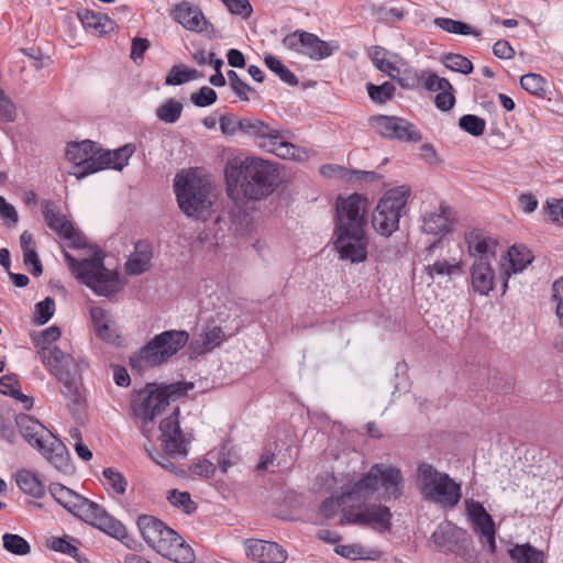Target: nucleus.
<instances>
[{
	"instance_id": "obj_1",
	"label": "nucleus",
	"mask_w": 563,
	"mask_h": 563,
	"mask_svg": "<svg viewBox=\"0 0 563 563\" xmlns=\"http://www.w3.org/2000/svg\"><path fill=\"white\" fill-rule=\"evenodd\" d=\"M405 492V477L399 467L376 463L371 468L343 485L342 501L344 519L342 525L368 526L377 532L389 531L391 528V511L378 504H367L377 498L390 501L399 499Z\"/></svg>"
},
{
	"instance_id": "obj_2",
	"label": "nucleus",
	"mask_w": 563,
	"mask_h": 563,
	"mask_svg": "<svg viewBox=\"0 0 563 563\" xmlns=\"http://www.w3.org/2000/svg\"><path fill=\"white\" fill-rule=\"evenodd\" d=\"M192 388L194 384L188 382L147 384L133 396L131 401L135 422L147 438L154 431V420L168 412L159 422V438L165 452L170 456L184 457L187 454L179 424L180 410L174 404Z\"/></svg>"
},
{
	"instance_id": "obj_3",
	"label": "nucleus",
	"mask_w": 563,
	"mask_h": 563,
	"mask_svg": "<svg viewBox=\"0 0 563 563\" xmlns=\"http://www.w3.org/2000/svg\"><path fill=\"white\" fill-rule=\"evenodd\" d=\"M225 180L231 197L257 200L269 195L279 181L275 164L263 158L233 157L225 165Z\"/></svg>"
},
{
	"instance_id": "obj_4",
	"label": "nucleus",
	"mask_w": 563,
	"mask_h": 563,
	"mask_svg": "<svg viewBox=\"0 0 563 563\" xmlns=\"http://www.w3.org/2000/svg\"><path fill=\"white\" fill-rule=\"evenodd\" d=\"M48 490L52 497L74 516L118 540L128 537L125 526L109 515L97 503L57 483L51 484Z\"/></svg>"
},
{
	"instance_id": "obj_5",
	"label": "nucleus",
	"mask_w": 563,
	"mask_h": 563,
	"mask_svg": "<svg viewBox=\"0 0 563 563\" xmlns=\"http://www.w3.org/2000/svg\"><path fill=\"white\" fill-rule=\"evenodd\" d=\"M136 525L146 544L162 556L175 563L195 561L191 547L161 519L151 515H141Z\"/></svg>"
},
{
	"instance_id": "obj_6",
	"label": "nucleus",
	"mask_w": 563,
	"mask_h": 563,
	"mask_svg": "<svg viewBox=\"0 0 563 563\" xmlns=\"http://www.w3.org/2000/svg\"><path fill=\"white\" fill-rule=\"evenodd\" d=\"M174 190L180 210L188 217H205L214 199L211 180L198 169L178 173L175 177Z\"/></svg>"
},
{
	"instance_id": "obj_7",
	"label": "nucleus",
	"mask_w": 563,
	"mask_h": 563,
	"mask_svg": "<svg viewBox=\"0 0 563 563\" xmlns=\"http://www.w3.org/2000/svg\"><path fill=\"white\" fill-rule=\"evenodd\" d=\"M15 422L23 439L54 467L63 472L70 468L66 445L38 420L27 415H19Z\"/></svg>"
},
{
	"instance_id": "obj_8",
	"label": "nucleus",
	"mask_w": 563,
	"mask_h": 563,
	"mask_svg": "<svg viewBox=\"0 0 563 563\" xmlns=\"http://www.w3.org/2000/svg\"><path fill=\"white\" fill-rule=\"evenodd\" d=\"M64 257L69 269L82 284L89 287L96 295L112 297L123 288V282L119 274L104 267L103 258L95 254L91 258L77 262L69 253Z\"/></svg>"
},
{
	"instance_id": "obj_9",
	"label": "nucleus",
	"mask_w": 563,
	"mask_h": 563,
	"mask_svg": "<svg viewBox=\"0 0 563 563\" xmlns=\"http://www.w3.org/2000/svg\"><path fill=\"white\" fill-rule=\"evenodd\" d=\"M416 483L423 500L441 507L453 508L462 498L460 484L431 464H419Z\"/></svg>"
},
{
	"instance_id": "obj_10",
	"label": "nucleus",
	"mask_w": 563,
	"mask_h": 563,
	"mask_svg": "<svg viewBox=\"0 0 563 563\" xmlns=\"http://www.w3.org/2000/svg\"><path fill=\"white\" fill-rule=\"evenodd\" d=\"M251 137L260 148L283 159L306 162L314 154L310 148L292 144L289 132L278 130L257 119Z\"/></svg>"
},
{
	"instance_id": "obj_11",
	"label": "nucleus",
	"mask_w": 563,
	"mask_h": 563,
	"mask_svg": "<svg viewBox=\"0 0 563 563\" xmlns=\"http://www.w3.org/2000/svg\"><path fill=\"white\" fill-rule=\"evenodd\" d=\"M410 187L406 185L387 190L379 199L373 212V228L383 236H389L399 228V220L405 213Z\"/></svg>"
},
{
	"instance_id": "obj_12",
	"label": "nucleus",
	"mask_w": 563,
	"mask_h": 563,
	"mask_svg": "<svg viewBox=\"0 0 563 563\" xmlns=\"http://www.w3.org/2000/svg\"><path fill=\"white\" fill-rule=\"evenodd\" d=\"M189 340L186 331H165L148 342L139 354L131 358L133 366L152 367L161 365L176 354Z\"/></svg>"
},
{
	"instance_id": "obj_13",
	"label": "nucleus",
	"mask_w": 563,
	"mask_h": 563,
	"mask_svg": "<svg viewBox=\"0 0 563 563\" xmlns=\"http://www.w3.org/2000/svg\"><path fill=\"white\" fill-rule=\"evenodd\" d=\"M367 207V199L363 195L351 194L347 197H339L335 203L334 231H365Z\"/></svg>"
},
{
	"instance_id": "obj_14",
	"label": "nucleus",
	"mask_w": 563,
	"mask_h": 563,
	"mask_svg": "<svg viewBox=\"0 0 563 563\" xmlns=\"http://www.w3.org/2000/svg\"><path fill=\"white\" fill-rule=\"evenodd\" d=\"M431 541L442 552H452L462 556L466 562L473 563L471 540L467 532L451 522H444L431 534Z\"/></svg>"
},
{
	"instance_id": "obj_15",
	"label": "nucleus",
	"mask_w": 563,
	"mask_h": 563,
	"mask_svg": "<svg viewBox=\"0 0 563 563\" xmlns=\"http://www.w3.org/2000/svg\"><path fill=\"white\" fill-rule=\"evenodd\" d=\"M99 153L100 146L89 140L68 143L65 150L66 158L77 168L70 172V174L81 179L90 174L100 172Z\"/></svg>"
},
{
	"instance_id": "obj_16",
	"label": "nucleus",
	"mask_w": 563,
	"mask_h": 563,
	"mask_svg": "<svg viewBox=\"0 0 563 563\" xmlns=\"http://www.w3.org/2000/svg\"><path fill=\"white\" fill-rule=\"evenodd\" d=\"M369 128L385 139L399 140L404 142H419L422 136L419 130L399 117L373 115L368 119Z\"/></svg>"
},
{
	"instance_id": "obj_17",
	"label": "nucleus",
	"mask_w": 563,
	"mask_h": 563,
	"mask_svg": "<svg viewBox=\"0 0 563 563\" xmlns=\"http://www.w3.org/2000/svg\"><path fill=\"white\" fill-rule=\"evenodd\" d=\"M283 45L311 59L320 60L329 57L338 45L320 40L317 35L305 31H296L283 40Z\"/></svg>"
},
{
	"instance_id": "obj_18",
	"label": "nucleus",
	"mask_w": 563,
	"mask_h": 563,
	"mask_svg": "<svg viewBox=\"0 0 563 563\" xmlns=\"http://www.w3.org/2000/svg\"><path fill=\"white\" fill-rule=\"evenodd\" d=\"M334 246L340 258L351 263H362L367 258L366 231H334Z\"/></svg>"
},
{
	"instance_id": "obj_19",
	"label": "nucleus",
	"mask_w": 563,
	"mask_h": 563,
	"mask_svg": "<svg viewBox=\"0 0 563 563\" xmlns=\"http://www.w3.org/2000/svg\"><path fill=\"white\" fill-rule=\"evenodd\" d=\"M43 216L47 225L55 231L60 239L66 240L71 247L86 246L85 236L74 228L73 223L63 214L59 208L52 201L43 202Z\"/></svg>"
},
{
	"instance_id": "obj_20",
	"label": "nucleus",
	"mask_w": 563,
	"mask_h": 563,
	"mask_svg": "<svg viewBox=\"0 0 563 563\" xmlns=\"http://www.w3.org/2000/svg\"><path fill=\"white\" fill-rule=\"evenodd\" d=\"M43 364L54 374L59 382L64 384L62 393L71 396L76 391V387L70 382L68 374L74 366L75 361L69 354L63 353L58 347L54 346L38 354Z\"/></svg>"
},
{
	"instance_id": "obj_21",
	"label": "nucleus",
	"mask_w": 563,
	"mask_h": 563,
	"mask_svg": "<svg viewBox=\"0 0 563 563\" xmlns=\"http://www.w3.org/2000/svg\"><path fill=\"white\" fill-rule=\"evenodd\" d=\"M445 246V243L437 242L428 249L426 258L428 264L424 266V271L431 278L452 276L462 268L457 257L444 254Z\"/></svg>"
},
{
	"instance_id": "obj_22",
	"label": "nucleus",
	"mask_w": 563,
	"mask_h": 563,
	"mask_svg": "<svg viewBox=\"0 0 563 563\" xmlns=\"http://www.w3.org/2000/svg\"><path fill=\"white\" fill-rule=\"evenodd\" d=\"M452 210L443 201L426 208L421 213V229L427 234H445L452 230Z\"/></svg>"
},
{
	"instance_id": "obj_23",
	"label": "nucleus",
	"mask_w": 563,
	"mask_h": 563,
	"mask_svg": "<svg viewBox=\"0 0 563 563\" xmlns=\"http://www.w3.org/2000/svg\"><path fill=\"white\" fill-rule=\"evenodd\" d=\"M467 251L474 261H495L498 241L483 229L473 228L465 232Z\"/></svg>"
},
{
	"instance_id": "obj_24",
	"label": "nucleus",
	"mask_w": 563,
	"mask_h": 563,
	"mask_svg": "<svg viewBox=\"0 0 563 563\" xmlns=\"http://www.w3.org/2000/svg\"><path fill=\"white\" fill-rule=\"evenodd\" d=\"M244 550L247 558L258 563H284L287 560V551L272 541L247 539Z\"/></svg>"
},
{
	"instance_id": "obj_25",
	"label": "nucleus",
	"mask_w": 563,
	"mask_h": 563,
	"mask_svg": "<svg viewBox=\"0 0 563 563\" xmlns=\"http://www.w3.org/2000/svg\"><path fill=\"white\" fill-rule=\"evenodd\" d=\"M467 515L475 525V530L478 531L486 540L489 551H496V529L494 520L490 515L485 510L482 504L474 500L466 501Z\"/></svg>"
},
{
	"instance_id": "obj_26",
	"label": "nucleus",
	"mask_w": 563,
	"mask_h": 563,
	"mask_svg": "<svg viewBox=\"0 0 563 563\" xmlns=\"http://www.w3.org/2000/svg\"><path fill=\"white\" fill-rule=\"evenodd\" d=\"M170 15L188 31L197 33L208 31L209 23L202 11L189 2L184 1L176 4L172 10Z\"/></svg>"
},
{
	"instance_id": "obj_27",
	"label": "nucleus",
	"mask_w": 563,
	"mask_h": 563,
	"mask_svg": "<svg viewBox=\"0 0 563 563\" xmlns=\"http://www.w3.org/2000/svg\"><path fill=\"white\" fill-rule=\"evenodd\" d=\"M493 262L474 261L470 268L472 288L481 296H486L494 289L496 274Z\"/></svg>"
},
{
	"instance_id": "obj_28",
	"label": "nucleus",
	"mask_w": 563,
	"mask_h": 563,
	"mask_svg": "<svg viewBox=\"0 0 563 563\" xmlns=\"http://www.w3.org/2000/svg\"><path fill=\"white\" fill-rule=\"evenodd\" d=\"M533 260V256L526 246L514 245L507 252L505 262L501 264L503 272L500 278L504 280V291L507 288V279L511 274L522 272Z\"/></svg>"
},
{
	"instance_id": "obj_29",
	"label": "nucleus",
	"mask_w": 563,
	"mask_h": 563,
	"mask_svg": "<svg viewBox=\"0 0 563 563\" xmlns=\"http://www.w3.org/2000/svg\"><path fill=\"white\" fill-rule=\"evenodd\" d=\"M152 246L146 241H139L134 245L133 252L130 254L125 269L130 275H140L151 268L152 265Z\"/></svg>"
},
{
	"instance_id": "obj_30",
	"label": "nucleus",
	"mask_w": 563,
	"mask_h": 563,
	"mask_svg": "<svg viewBox=\"0 0 563 563\" xmlns=\"http://www.w3.org/2000/svg\"><path fill=\"white\" fill-rule=\"evenodd\" d=\"M134 152L135 147L132 144L123 145L114 151L103 150L100 147V153L98 157L100 170L107 168L122 170L129 164V159Z\"/></svg>"
},
{
	"instance_id": "obj_31",
	"label": "nucleus",
	"mask_w": 563,
	"mask_h": 563,
	"mask_svg": "<svg viewBox=\"0 0 563 563\" xmlns=\"http://www.w3.org/2000/svg\"><path fill=\"white\" fill-rule=\"evenodd\" d=\"M225 339V335L219 327H208L205 331L191 342L195 352L203 354L219 346Z\"/></svg>"
},
{
	"instance_id": "obj_32",
	"label": "nucleus",
	"mask_w": 563,
	"mask_h": 563,
	"mask_svg": "<svg viewBox=\"0 0 563 563\" xmlns=\"http://www.w3.org/2000/svg\"><path fill=\"white\" fill-rule=\"evenodd\" d=\"M78 18L85 29L96 31L99 34L111 32L115 27V23L109 16L92 11H84L78 13Z\"/></svg>"
},
{
	"instance_id": "obj_33",
	"label": "nucleus",
	"mask_w": 563,
	"mask_h": 563,
	"mask_svg": "<svg viewBox=\"0 0 563 563\" xmlns=\"http://www.w3.org/2000/svg\"><path fill=\"white\" fill-rule=\"evenodd\" d=\"M16 484L25 494L42 498L45 495V486L40 477L27 470H22L16 474Z\"/></svg>"
},
{
	"instance_id": "obj_34",
	"label": "nucleus",
	"mask_w": 563,
	"mask_h": 563,
	"mask_svg": "<svg viewBox=\"0 0 563 563\" xmlns=\"http://www.w3.org/2000/svg\"><path fill=\"white\" fill-rule=\"evenodd\" d=\"M509 555L515 563H544L545 561V553L530 543L516 544L509 550Z\"/></svg>"
},
{
	"instance_id": "obj_35",
	"label": "nucleus",
	"mask_w": 563,
	"mask_h": 563,
	"mask_svg": "<svg viewBox=\"0 0 563 563\" xmlns=\"http://www.w3.org/2000/svg\"><path fill=\"white\" fill-rule=\"evenodd\" d=\"M256 119L252 118H233V117H221L219 120L221 132L225 135H234L238 132H242L251 136Z\"/></svg>"
},
{
	"instance_id": "obj_36",
	"label": "nucleus",
	"mask_w": 563,
	"mask_h": 563,
	"mask_svg": "<svg viewBox=\"0 0 563 563\" xmlns=\"http://www.w3.org/2000/svg\"><path fill=\"white\" fill-rule=\"evenodd\" d=\"M335 553L350 560H371L379 559L380 551L377 549H368L360 544L336 545Z\"/></svg>"
},
{
	"instance_id": "obj_37",
	"label": "nucleus",
	"mask_w": 563,
	"mask_h": 563,
	"mask_svg": "<svg viewBox=\"0 0 563 563\" xmlns=\"http://www.w3.org/2000/svg\"><path fill=\"white\" fill-rule=\"evenodd\" d=\"M183 103L176 99H167L161 103L156 110V118L166 124H174L179 120L183 113Z\"/></svg>"
},
{
	"instance_id": "obj_38",
	"label": "nucleus",
	"mask_w": 563,
	"mask_h": 563,
	"mask_svg": "<svg viewBox=\"0 0 563 563\" xmlns=\"http://www.w3.org/2000/svg\"><path fill=\"white\" fill-rule=\"evenodd\" d=\"M434 24L451 34H457V35H473L478 37L481 35V32L473 29L470 24L453 20L450 18H435Z\"/></svg>"
},
{
	"instance_id": "obj_39",
	"label": "nucleus",
	"mask_w": 563,
	"mask_h": 563,
	"mask_svg": "<svg viewBox=\"0 0 563 563\" xmlns=\"http://www.w3.org/2000/svg\"><path fill=\"white\" fill-rule=\"evenodd\" d=\"M420 75L421 70L412 68L404 59L400 64L399 73H397L394 80H396L401 88L412 90L420 86Z\"/></svg>"
},
{
	"instance_id": "obj_40",
	"label": "nucleus",
	"mask_w": 563,
	"mask_h": 563,
	"mask_svg": "<svg viewBox=\"0 0 563 563\" xmlns=\"http://www.w3.org/2000/svg\"><path fill=\"white\" fill-rule=\"evenodd\" d=\"M264 62L267 68L276 74L284 82L290 86L298 84L297 77L277 57L266 55Z\"/></svg>"
},
{
	"instance_id": "obj_41",
	"label": "nucleus",
	"mask_w": 563,
	"mask_h": 563,
	"mask_svg": "<svg viewBox=\"0 0 563 563\" xmlns=\"http://www.w3.org/2000/svg\"><path fill=\"white\" fill-rule=\"evenodd\" d=\"M420 86L431 92H437L441 89H452V85L448 79L438 76L430 69L421 70Z\"/></svg>"
},
{
	"instance_id": "obj_42",
	"label": "nucleus",
	"mask_w": 563,
	"mask_h": 563,
	"mask_svg": "<svg viewBox=\"0 0 563 563\" xmlns=\"http://www.w3.org/2000/svg\"><path fill=\"white\" fill-rule=\"evenodd\" d=\"M60 329L52 325L34 336L33 342L37 349V354L54 347V343L60 338Z\"/></svg>"
},
{
	"instance_id": "obj_43",
	"label": "nucleus",
	"mask_w": 563,
	"mask_h": 563,
	"mask_svg": "<svg viewBox=\"0 0 563 563\" xmlns=\"http://www.w3.org/2000/svg\"><path fill=\"white\" fill-rule=\"evenodd\" d=\"M104 483L108 489H112L115 494L122 495L126 490L128 481L122 473L113 467L103 470Z\"/></svg>"
},
{
	"instance_id": "obj_44",
	"label": "nucleus",
	"mask_w": 563,
	"mask_h": 563,
	"mask_svg": "<svg viewBox=\"0 0 563 563\" xmlns=\"http://www.w3.org/2000/svg\"><path fill=\"white\" fill-rule=\"evenodd\" d=\"M3 548L15 555H26L31 551L29 542L19 534L4 533L2 536Z\"/></svg>"
},
{
	"instance_id": "obj_45",
	"label": "nucleus",
	"mask_w": 563,
	"mask_h": 563,
	"mask_svg": "<svg viewBox=\"0 0 563 563\" xmlns=\"http://www.w3.org/2000/svg\"><path fill=\"white\" fill-rule=\"evenodd\" d=\"M520 85L527 92L543 97L545 93L547 80L539 74L530 73L520 78Z\"/></svg>"
},
{
	"instance_id": "obj_46",
	"label": "nucleus",
	"mask_w": 563,
	"mask_h": 563,
	"mask_svg": "<svg viewBox=\"0 0 563 563\" xmlns=\"http://www.w3.org/2000/svg\"><path fill=\"white\" fill-rule=\"evenodd\" d=\"M167 499L174 507L187 515L192 514L197 509L195 501H192L190 494L187 492L172 489L167 494Z\"/></svg>"
},
{
	"instance_id": "obj_47",
	"label": "nucleus",
	"mask_w": 563,
	"mask_h": 563,
	"mask_svg": "<svg viewBox=\"0 0 563 563\" xmlns=\"http://www.w3.org/2000/svg\"><path fill=\"white\" fill-rule=\"evenodd\" d=\"M366 90L368 92L369 98L379 104L386 103L390 100L395 93V87L390 82H384L380 86H376L374 84H367Z\"/></svg>"
},
{
	"instance_id": "obj_48",
	"label": "nucleus",
	"mask_w": 563,
	"mask_h": 563,
	"mask_svg": "<svg viewBox=\"0 0 563 563\" xmlns=\"http://www.w3.org/2000/svg\"><path fill=\"white\" fill-rule=\"evenodd\" d=\"M553 301L555 302V316L563 328V276L553 284ZM555 349L563 352V339L555 342Z\"/></svg>"
},
{
	"instance_id": "obj_49",
	"label": "nucleus",
	"mask_w": 563,
	"mask_h": 563,
	"mask_svg": "<svg viewBox=\"0 0 563 563\" xmlns=\"http://www.w3.org/2000/svg\"><path fill=\"white\" fill-rule=\"evenodd\" d=\"M443 64L446 68L464 75L471 74L473 71L472 62L460 54H449L444 56Z\"/></svg>"
},
{
	"instance_id": "obj_50",
	"label": "nucleus",
	"mask_w": 563,
	"mask_h": 563,
	"mask_svg": "<svg viewBox=\"0 0 563 563\" xmlns=\"http://www.w3.org/2000/svg\"><path fill=\"white\" fill-rule=\"evenodd\" d=\"M459 125L465 132L474 136H479L485 132L486 122L477 115L465 114L460 118Z\"/></svg>"
},
{
	"instance_id": "obj_51",
	"label": "nucleus",
	"mask_w": 563,
	"mask_h": 563,
	"mask_svg": "<svg viewBox=\"0 0 563 563\" xmlns=\"http://www.w3.org/2000/svg\"><path fill=\"white\" fill-rule=\"evenodd\" d=\"M54 312L55 301L51 297H46L44 300L36 303L33 320L36 324H45L54 316Z\"/></svg>"
},
{
	"instance_id": "obj_52",
	"label": "nucleus",
	"mask_w": 563,
	"mask_h": 563,
	"mask_svg": "<svg viewBox=\"0 0 563 563\" xmlns=\"http://www.w3.org/2000/svg\"><path fill=\"white\" fill-rule=\"evenodd\" d=\"M46 547L55 552L67 554L76 558L79 550L76 545L71 544L67 539L60 537H51L46 540Z\"/></svg>"
},
{
	"instance_id": "obj_53",
	"label": "nucleus",
	"mask_w": 563,
	"mask_h": 563,
	"mask_svg": "<svg viewBox=\"0 0 563 563\" xmlns=\"http://www.w3.org/2000/svg\"><path fill=\"white\" fill-rule=\"evenodd\" d=\"M228 78L232 90L244 101L251 99L250 93H254V90L246 85L234 70L228 71Z\"/></svg>"
},
{
	"instance_id": "obj_54",
	"label": "nucleus",
	"mask_w": 563,
	"mask_h": 563,
	"mask_svg": "<svg viewBox=\"0 0 563 563\" xmlns=\"http://www.w3.org/2000/svg\"><path fill=\"white\" fill-rule=\"evenodd\" d=\"M190 99L197 107L203 108L217 101V92L210 87H202L199 91L191 93Z\"/></svg>"
},
{
	"instance_id": "obj_55",
	"label": "nucleus",
	"mask_w": 563,
	"mask_h": 563,
	"mask_svg": "<svg viewBox=\"0 0 563 563\" xmlns=\"http://www.w3.org/2000/svg\"><path fill=\"white\" fill-rule=\"evenodd\" d=\"M342 497H343V490L341 492V494L339 496H332L323 503L322 511L325 517H328V518L333 517L340 509L342 512V518H341L340 522L344 519V507L346 505L342 501Z\"/></svg>"
},
{
	"instance_id": "obj_56",
	"label": "nucleus",
	"mask_w": 563,
	"mask_h": 563,
	"mask_svg": "<svg viewBox=\"0 0 563 563\" xmlns=\"http://www.w3.org/2000/svg\"><path fill=\"white\" fill-rule=\"evenodd\" d=\"M190 78V70L180 66H174L167 75L165 84L169 86H177L187 82Z\"/></svg>"
},
{
	"instance_id": "obj_57",
	"label": "nucleus",
	"mask_w": 563,
	"mask_h": 563,
	"mask_svg": "<svg viewBox=\"0 0 563 563\" xmlns=\"http://www.w3.org/2000/svg\"><path fill=\"white\" fill-rule=\"evenodd\" d=\"M96 334L103 341L118 344L119 343V334L118 329L114 321L111 319L107 323H102V327L96 332Z\"/></svg>"
},
{
	"instance_id": "obj_58",
	"label": "nucleus",
	"mask_w": 563,
	"mask_h": 563,
	"mask_svg": "<svg viewBox=\"0 0 563 563\" xmlns=\"http://www.w3.org/2000/svg\"><path fill=\"white\" fill-rule=\"evenodd\" d=\"M402 60L404 59L399 55L394 53L385 62H383L382 65H378L376 68L387 74L394 80L397 73H399V67Z\"/></svg>"
},
{
	"instance_id": "obj_59",
	"label": "nucleus",
	"mask_w": 563,
	"mask_h": 563,
	"mask_svg": "<svg viewBox=\"0 0 563 563\" xmlns=\"http://www.w3.org/2000/svg\"><path fill=\"white\" fill-rule=\"evenodd\" d=\"M437 108L441 111H449L455 103V97L452 89H441L434 98Z\"/></svg>"
},
{
	"instance_id": "obj_60",
	"label": "nucleus",
	"mask_w": 563,
	"mask_h": 563,
	"mask_svg": "<svg viewBox=\"0 0 563 563\" xmlns=\"http://www.w3.org/2000/svg\"><path fill=\"white\" fill-rule=\"evenodd\" d=\"M0 218L8 225H15L19 221V216L15 208L9 203L2 196H0Z\"/></svg>"
},
{
	"instance_id": "obj_61",
	"label": "nucleus",
	"mask_w": 563,
	"mask_h": 563,
	"mask_svg": "<svg viewBox=\"0 0 563 563\" xmlns=\"http://www.w3.org/2000/svg\"><path fill=\"white\" fill-rule=\"evenodd\" d=\"M228 10L233 14L249 16L252 12V7L249 0H221Z\"/></svg>"
},
{
	"instance_id": "obj_62",
	"label": "nucleus",
	"mask_w": 563,
	"mask_h": 563,
	"mask_svg": "<svg viewBox=\"0 0 563 563\" xmlns=\"http://www.w3.org/2000/svg\"><path fill=\"white\" fill-rule=\"evenodd\" d=\"M20 384L14 374L3 375L0 378V393L3 395H19Z\"/></svg>"
},
{
	"instance_id": "obj_63",
	"label": "nucleus",
	"mask_w": 563,
	"mask_h": 563,
	"mask_svg": "<svg viewBox=\"0 0 563 563\" xmlns=\"http://www.w3.org/2000/svg\"><path fill=\"white\" fill-rule=\"evenodd\" d=\"M545 212L552 222L563 220V199H549Z\"/></svg>"
},
{
	"instance_id": "obj_64",
	"label": "nucleus",
	"mask_w": 563,
	"mask_h": 563,
	"mask_svg": "<svg viewBox=\"0 0 563 563\" xmlns=\"http://www.w3.org/2000/svg\"><path fill=\"white\" fill-rule=\"evenodd\" d=\"M23 252V263L25 266H32L31 273L34 276H40L42 274V264L38 260L36 249L25 250Z\"/></svg>"
}]
</instances>
